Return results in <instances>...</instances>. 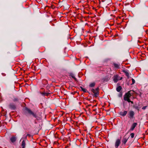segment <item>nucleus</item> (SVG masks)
<instances>
[{
	"label": "nucleus",
	"instance_id": "obj_3",
	"mask_svg": "<svg viewBox=\"0 0 148 148\" xmlns=\"http://www.w3.org/2000/svg\"><path fill=\"white\" fill-rule=\"evenodd\" d=\"M121 143L120 140L119 139L116 140L115 143V148H118Z\"/></svg>",
	"mask_w": 148,
	"mask_h": 148
},
{
	"label": "nucleus",
	"instance_id": "obj_8",
	"mask_svg": "<svg viewBox=\"0 0 148 148\" xmlns=\"http://www.w3.org/2000/svg\"><path fill=\"white\" fill-rule=\"evenodd\" d=\"M123 72L125 73L126 76L127 77H129V73L128 71L127 70H123Z\"/></svg>",
	"mask_w": 148,
	"mask_h": 148
},
{
	"label": "nucleus",
	"instance_id": "obj_9",
	"mask_svg": "<svg viewBox=\"0 0 148 148\" xmlns=\"http://www.w3.org/2000/svg\"><path fill=\"white\" fill-rule=\"evenodd\" d=\"M16 137L13 136L10 138V140L12 143L14 142L16 140Z\"/></svg>",
	"mask_w": 148,
	"mask_h": 148
},
{
	"label": "nucleus",
	"instance_id": "obj_19",
	"mask_svg": "<svg viewBox=\"0 0 148 148\" xmlns=\"http://www.w3.org/2000/svg\"><path fill=\"white\" fill-rule=\"evenodd\" d=\"M42 94L43 96H48L49 95L48 93H42Z\"/></svg>",
	"mask_w": 148,
	"mask_h": 148
},
{
	"label": "nucleus",
	"instance_id": "obj_13",
	"mask_svg": "<svg viewBox=\"0 0 148 148\" xmlns=\"http://www.w3.org/2000/svg\"><path fill=\"white\" fill-rule=\"evenodd\" d=\"M119 77L117 76H114V81L115 82H116L119 80Z\"/></svg>",
	"mask_w": 148,
	"mask_h": 148
},
{
	"label": "nucleus",
	"instance_id": "obj_17",
	"mask_svg": "<svg viewBox=\"0 0 148 148\" xmlns=\"http://www.w3.org/2000/svg\"><path fill=\"white\" fill-rule=\"evenodd\" d=\"M95 85V83L94 82L91 83L89 85L90 87H94Z\"/></svg>",
	"mask_w": 148,
	"mask_h": 148
},
{
	"label": "nucleus",
	"instance_id": "obj_26",
	"mask_svg": "<svg viewBox=\"0 0 148 148\" xmlns=\"http://www.w3.org/2000/svg\"><path fill=\"white\" fill-rule=\"evenodd\" d=\"M135 108L136 109H137L138 110H139V108L138 107V106H136V107H135Z\"/></svg>",
	"mask_w": 148,
	"mask_h": 148
},
{
	"label": "nucleus",
	"instance_id": "obj_5",
	"mask_svg": "<svg viewBox=\"0 0 148 148\" xmlns=\"http://www.w3.org/2000/svg\"><path fill=\"white\" fill-rule=\"evenodd\" d=\"M134 114V112L133 111H130L129 112V117L131 119L133 118Z\"/></svg>",
	"mask_w": 148,
	"mask_h": 148
},
{
	"label": "nucleus",
	"instance_id": "obj_12",
	"mask_svg": "<svg viewBox=\"0 0 148 148\" xmlns=\"http://www.w3.org/2000/svg\"><path fill=\"white\" fill-rule=\"evenodd\" d=\"M136 125H137L136 123H133L132 124V125L131 126L130 130H133L134 129V128L136 127Z\"/></svg>",
	"mask_w": 148,
	"mask_h": 148
},
{
	"label": "nucleus",
	"instance_id": "obj_2",
	"mask_svg": "<svg viewBox=\"0 0 148 148\" xmlns=\"http://www.w3.org/2000/svg\"><path fill=\"white\" fill-rule=\"evenodd\" d=\"M131 91H130L126 93L124 96V99L125 101H129L130 99V98L131 96V94H133V93H131Z\"/></svg>",
	"mask_w": 148,
	"mask_h": 148
},
{
	"label": "nucleus",
	"instance_id": "obj_10",
	"mask_svg": "<svg viewBox=\"0 0 148 148\" xmlns=\"http://www.w3.org/2000/svg\"><path fill=\"white\" fill-rule=\"evenodd\" d=\"M113 65L114 66V67L115 69H118L119 68V66H120L119 64L114 63H113Z\"/></svg>",
	"mask_w": 148,
	"mask_h": 148
},
{
	"label": "nucleus",
	"instance_id": "obj_20",
	"mask_svg": "<svg viewBox=\"0 0 148 148\" xmlns=\"http://www.w3.org/2000/svg\"><path fill=\"white\" fill-rule=\"evenodd\" d=\"M31 136L30 134H28L27 135L25 136V137L24 138V139H26L27 138V136H28L29 137H31Z\"/></svg>",
	"mask_w": 148,
	"mask_h": 148
},
{
	"label": "nucleus",
	"instance_id": "obj_14",
	"mask_svg": "<svg viewBox=\"0 0 148 148\" xmlns=\"http://www.w3.org/2000/svg\"><path fill=\"white\" fill-rule=\"evenodd\" d=\"M21 146L23 147L22 148H25V143L24 140H23L22 141L21 143Z\"/></svg>",
	"mask_w": 148,
	"mask_h": 148
},
{
	"label": "nucleus",
	"instance_id": "obj_28",
	"mask_svg": "<svg viewBox=\"0 0 148 148\" xmlns=\"http://www.w3.org/2000/svg\"><path fill=\"white\" fill-rule=\"evenodd\" d=\"M3 75L4 76H5V75L4 74V75Z\"/></svg>",
	"mask_w": 148,
	"mask_h": 148
},
{
	"label": "nucleus",
	"instance_id": "obj_16",
	"mask_svg": "<svg viewBox=\"0 0 148 148\" xmlns=\"http://www.w3.org/2000/svg\"><path fill=\"white\" fill-rule=\"evenodd\" d=\"M70 75L71 77L74 78L75 80H77L76 78L74 77V75L73 73H71Z\"/></svg>",
	"mask_w": 148,
	"mask_h": 148
},
{
	"label": "nucleus",
	"instance_id": "obj_27",
	"mask_svg": "<svg viewBox=\"0 0 148 148\" xmlns=\"http://www.w3.org/2000/svg\"><path fill=\"white\" fill-rule=\"evenodd\" d=\"M99 89V88H97L96 89H95V90H96L97 91H98Z\"/></svg>",
	"mask_w": 148,
	"mask_h": 148
},
{
	"label": "nucleus",
	"instance_id": "obj_1",
	"mask_svg": "<svg viewBox=\"0 0 148 148\" xmlns=\"http://www.w3.org/2000/svg\"><path fill=\"white\" fill-rule=\"evenodd\" d=\"M25 109L30 114L32 115L33 117H34L35 118H36L37 120H40V118L36 116V114L34 113L30 109L28 108H26Z\"/></svg>",
	"mask_w": 148,
	"mask_h": 148
},
{
	"label": "nucleus",
	"instance_id": "obj_4",
	"mask_svg": "<svg viewBox=\"0 0 148 148\" xmlns=\"http://www.w3.org/2000/svg\"><path fill=\"white\" fill-rule=\"evenodd\" d=\"M92 91L94 94V96L95 97H97L99 95V92L97 91L94 89H92L91 90Z\"/></svg>",
	"mask_w": 148,
	"mask_h": 148
},
{
	"label": "nucleus",
	"instance_id": "obj_11",
	"mask_svg": "<svg viewBox=\"0 0 148 148\" xmlns=\"http://www.w3.org/2000/svg\"><path fill=\"white\" fill-rule=\"evenodd\" d=\"M128 138H126L125 136L123 137V138L122 140V142L123 143L125 144L127 142Z\"/></svg>",
	"mask_w": 148,
	"mask_h": 148
},
{
	"label": "nucleus",
	"instance_id": "obj_18",
	"mask_svg": "<svg viewBox=\"0 0 148 148\" xmlns=\"http://www.w3.org/2000/svg\"><path fill=\"white\" fill-rule=\"evenodd\" d=\"M82 90L84 92H87V90L85 88H83L82 87L81 88Z\"/></svg>",
	"mask_w": 148,
	"mask_h": 148
},
{
	"label": "nucleus",
	"instance_id": "obj_25",
	"mask_svg": "<svg viewBox=\"0 0 148 148\" xmlns=\"http://www.w3.org/2000/svg\"><path fill=\"white\" fill-rule=\"evenodd\" d=\"M127 101L128 102H131V103H132V104L133 103V101H130H130Z\"/></svg>",
	"mask_w": 148,
	"mask_h": 148
},
{
	"label": "nucleus",
	"instance_id": "obj_24",
	"mask_svg": "<svg viewBox=\"0 0 148 148\" xmlns=\"http://www.w3.org/2000/svg\"><path fill=\"white\" fill-rule=\"evenodd\" d=\"M132 84H134L135 83V80L134 79L132 78Z\"/></svg>",
	"mask_w": 148,
	"mask_h": 148
},
{
	"label": "nucleus",
	"instance_id": "obj_22",
	"mask_svg": "<svg viewBox=\"0 0 148 148\" xmlns=\"http://www.w3.org/2000/svg\"><path fill=\"white\" fill-rule=\"evenodd\" d=\"M18 99L17 98H14L13 100V101H18Z\"/></svg>",
	"mask_w": 148,
	"mask_h": 148
},
{
	"label": "nucleus",
	"instance_id": "obj_15",
	"mask_svg": "<svg viewBox=\"0 0 148 148\" xmlns=\"http://www.w3.org/2000/svg\"><path fill=\"white\" fill-rule=\"evenodd\" d=\"M121 89V86H119L116 88V90L118 92H120Z\"/></svg>",
	"mask_w": 148,
	"mask_h": 148
},
{
	"label": "nucleus",
	"instance_id": "obj_6",
	"mask_svg": "<svg viewBox=\"0 0 148 148\" xmlns=\"http://www.w3.org/2000/svg\"><path fill=\"white\" fill-rule=\"evenodd\" d=\"M9 108L12 110H14L16 108L15 105L13 103H10L9 105Z\"/></svg>",
	"mask_w": 148,
	"mask_h": 148
},
{
	"label": "nucleus",
	"instance_id": "obj_7",
	"mask_svg": "<svg viewBox=\"0 0 148 148\" xmlns=\"http://www.w3.org/2000/svg\"><path fill=\"white\" fill-rule=\"evenodd\" d=\"M127 111H125L123 112H120V114L123 116H124L127 114Z\"/></svg>",
	"mask_w": 148,
	"mask_h": 148
},
{
	"label": "nucleus",
	"instance_id": "obj_21",
	"mask_svg": "<svg viewBox=\"0 0 148 148\" xmlns=\"http://www.w3.org/2000/svg\"><path fill=\"white\" fill-rule=\"evenodd\" d=\"M130 136L131 138H133L134 136V134L133 133H132L130 134Z\"/></svg>",
	"mask_w": 148,
	"mask_h": 148
},
{
	"label": "nucleus",
	"instance_id": "obj_23",
	"mask_svg": "<svg viewBox=\"0 0 148 148\" xmlns=\"http://www.w3.org/2000/svg\"><path fill=\"white\" fill-rule=\"evenodd\" d=\"M147 107H148V106H143V108H142V109L143 110H145Z\"/></svg>",
	"mask_w": 148,
	"mask_h": 148
}]
</instances>
